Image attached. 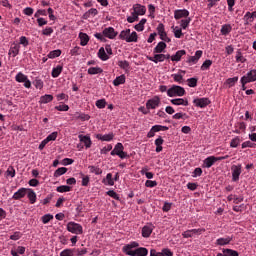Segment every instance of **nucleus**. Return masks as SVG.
<instances>
[{"label": "nucleus", "mask_w": 256, "mask_h": 256, "mask_svg": "<svg viewBox=\"0 0 256 256\" xmlns=\"http://www.w3.org/2000/svg\"><path fill=\"white\" fill-rule=\"evenodd\" d=\"M168 97H183L185 95V88L173 85L167 90Z\"/></svg>", "instance_id": "f03ea898"}, {"label": "nucleus", "mask_w": 256, "mask_h": 256, "mask_svg": "<svg viewBox=\"0 0 256 256\" xmlns=\"http://www.w3.org/2000/svg\"><path fill=\"white\" fill-rule=\"evenodd\" d=\"M188 118L189 116H187L186 113H181V112L176 113L172 116V119H188Z\"/></svg>", "instance_id": "4d7b16f0"}, {"label": "nucleus", "mask_w": 256, "mask_h": 256, "mask_svg": "<svg viewBox=\"0 0 256 256\" xmlns=\"http://www.w3.org/2000/svg\"><path fill=\"white\" fill-rule=\"evenodd\" d=\"M172 29H173V33H174V37L176 38V39H181V37H183V31L181 30V28H179V27H172Z\"/></svg>", "instance_id": "e433bc0d"}, {"label": "nucleus", "mask_w": 256, "mask_h": 256, "mask_svg": "<svg viewBox=\"0 0 256 256\" xmlns=\"http://www.w3.org/2000/svg\"><path fill=\"white\" fill-rule=\"evenodd\" d=\"M76 118L80 119L81 121H89L91 119V116H89V114H85V113H77Z\"/></svg>", "instance_id": "c03bdc74"}, {"label": "nucleus", "mask_w": 256, "mask_h": 256, "mask_svg": "<svg viewBox=\"0 0 256 256\" xmlns=\"http://www.w3.org/2000/svg\"><path fill=\"white\" fill-rule=\"evenodd\" d=\"M183 55H187V51L179 50L175 53V55L171 56V61L179 62L181 61V57H183Z\"/></svg>", "instance_id": "b1692460"}, {"label": "nucleus", "mask_w": 256, "mask_h": 256, "mask_svg": "<svg viewBox=\"0 0 256 256\" xmlns=\"http://www.w3.org/2000/svg\"><path fill=\"white\" fill-rule=\"evenodd\" d=\"M103 35H104V38L106 37L107 39H115L118 33L117 31H115V28L108 27L103 30Z\"/></svg>", "instance_id": "ddd939ff"}, {"label": "nucleus", "mask_w": 256, "mask_h": 256, "mask_svg": "<svg viewBox=\"0 0 256 256\" xmlns=\"http://www.w3.org/2000/svg\"><path fill=\"white\" fill-rule=\"evenodd\" d=\"M189 23H191V18L187 17L186 19H182L180 21L181 29H187V27H189Z\"/></svg>", "instance_id": "a18cd8bd"}, {"label": "nucleus", "mask_w": 256, "mask_h": 256, "mask_svg": "<svg viewBox=\"0 0 256 256\" xmlns=\"http://www.w3.org/2000/svg\"><path fill=\"white\" fill-rule=\"evenodd\" d=\"M137 19H139V16L134 12L131 13V16L127 17L128 23H135V21H137Z\"/></svg>", "instance_id": "13d9d810"}, {"label": "nucleus", "mask_w": 256, "mask_h": 256, "mask_svg": "<svg viewBox=\"0 0 256 256\" xmlns=\"http://www.w3.org/2000/svg\"><path fill=\"white\" fill-rule=\"evenodd\" d=\"M57 135H58L57 132H52L51 134H49L46 137L47 142L49 143V141H55V139H57Z\"/></svg>", "instance_id": "0e129e2a"}, {"label": "nucleus", "mask_w": 256, "mask_h": 256, "mask_svg": "<svg viewBox=\"0 0 256 256\" xmlns=\"http://www.w3.org/2000/svg\"><path fill=\"white\" fill-rule=\"evenodd\" d=\"M145 186L150 188L157 187V181L147 180Z\"/></svg>", "instance_id": "774afa93"}, {"label": "nucleus", "mask_w": 256, "mask_h": 256, "mask_svg": "<svg viewBox=\"0 0 256 256\" xmlns=\"http://www.w3.org/2000/svg\"><path fill=\"white\" fill-rule=\"evenodd\" d=\"M241 78L246 80L248 83H255V81H256V69H252V70L248 71Z\"/></svg>", "instance_id": "f8f14e48"}, {"label": "nucleus", "mask_w": 256, "mask_h": 256, "mask_svg": "<svg viewBox=\"0 0 256 256\" xmlns=\"http://www.w3.org/2000/svg\"><path fill=\"white\" fill-rule=\"evenodd\" d=\"M31 205L35 204V202L37 201V194L35 193V191H33V189H28V192L26 193Z\"/></svg>", "instance_id": "393cba45"}, {"label": "nucleus", "mask_w": 256, "mask_h": 256, "mask_svg": "<svg viewBox=\"0 0 256 256\" xmlns=\"http://www.w3.org/2000/svg\"><path fill=\"white\" fill-rule=\"evenodd\" d=\"M80 143H83L86 149H91L93 141H91V136L80 134L78 136Z\"/></svg>", "instance_id": "1a4fd4ad"}, {"label": "nucleus", "mask_w": 256, "mask_h": 256, "mask_svg": "<svg viewBox=\"0 0 256 256\" xmlns=\"http://www.w3.org/2000/svg\"><path fill=\"white\" fill-rule=\"evenodd\" d=\"M79 39H80V45L82 47H85V45H87V43H89V35H87L86 33L80 32Z\"/></svg>", "instance_id": "a878e982"}, {"label": "nucleus", "mask_w": 256, "mask_h": 256, "mask_svg": "<svg viewBox=\"0 0 256 256\" xmlns=\"http://www.w3.org/2000/svg\"><path fill=\"white\" fill-rule=\"evenodd\" d=\"M34 87H36V89H43V80L36 78L33 82Z\"/></svg>", "instance_id": "5fc2aeb1"}, {"label": "nucleus", "mask_w": 256, "mask_h": 256, "mask_svg": "<svg viewBox=\"0 0 256 256\" xmlns=\"http://www.w3.org/2000/svg\"><path fill=\"white\" fill-rule=\"evenodd\" d=\"M65 173H67V168L66 167L58 168L54 172V177H61V175H65Z\"/></svg>", "instance_id": "37998d69"}, {"label": "nucleus", "mask_w": 256, "mask_h": 256, "mask_svg": "<svg viewBox=\"0 0 256 256\" xmlns=\"http://www.w3.org/2000/svg\"><path fill=\"white\" fill-rule=\"evenodd\" d=\"M51 220H53V215H51V214H46L41 217V221H42V223H44V225H47V223H49V221H51Z\"/></svg>", "instance_id": "603ef678"}, {"label": "nucleus", "mask_w": 256, "mask_h": 256, "mask_svg": "<svg viewBox=\"0 0 256 256\" xmlns=\"http://www.w3.org/2000/svg\"><path fill=\"white\" fill-rule=\"evenodd\" d=\"M221 33L223 35H229V33H231V25H229V24L223 25L221 28Z\"/></svg>", "instance_id": "09e8293b"}, {"label": "nucleus", "mask_w": 256, "mask_h": 256, "mask_svg": "<svg viewBox=\"0 0 256 256\" xmlns=\"http://www.w3.org/2000/svg\"><path fill=\"white\" fill-rule=\"evenodd\" d=\"M193 103L196 107L204 109V107H207V105L211 104V100H209V98H196L193 100Z\"/></svg>", "instance_id": "6e6552de"}, {"label": "nucleus", "mask_w": 256, "mask_h": 256, "mask_svg": "<svg viewBox=\"0 0 256 256\" xmlns=\"http://www.w3.org/2000/svg\"><path fill=\"white\" fill-rule=\"evenodd\" d=\"M233 241V238L231 237H226V238H218L216 240V245H220V247H223L225 245H229Z\"/></svg>", "instance_id": "5701e85b"}, {"label": "nucleus", "mask_w": 256, "mask_h": 256, "mask_svg": "<svg viewBox=\"0 0 256 256\" xmlns=\"http://www.w3.org/2000/svg\"><path fill=\"white\" fill-rule=\"evenodd\" d=\"M75 255V248L74 249H65L60 253V256H74Z\"/></svg>", "instance_id": "de8ad7c7"}, {"label": "nucleus", "mask_w": 256, "mask_h": 256, "mask_svg": "<svg viewBox=\"0 0 256 256\" xmlns=\"http://www.w3.org/2000/svg\"><path fill=\"white\" fill-rule=\"evenodd\" d=\"M240 143H241V139L239 137H235L234 139L231 140L230 147L232 148L239 147Z\"/></svg>", "instance_id": "6e6d98bb"}, {"label": "nucleus", "mask_w": 256, "mask_h": 256, "mask_svg": "<svg viewBox=\"0 0 256 256\" xmlns=\"http://www.w3.org/2000/svg\"><path fill=\"white\" fill-rule=\"evenodd\" d=\"M125 147L122 143H117L114 149L111 151L110 155L114 156L117 155L120 159H127L128 155L127 152L124 151Z\"/></svg>", "instance_id": "7ed1b4c3"}, {"label": "nucleus", "mask_w": 256, "mask_h": 256, "mask_svg": "<svg viewBox=\"0 0 256 256\" xmlns=\"http://www.w3.org/2000/svg\"><path fill=\"white\" fill-rule=\"evenodd\" d=\"M118 67L127 71V69H129V62L127 60H120L118 62Z\"/></svg>", "instance_id": "49530a36"}, {"label": "nucleus", "mask_w": 256, "mask_h": 256, "mask_svg": "<svg viewBox=\"0 0 256 256\" xmlns=\"http://www.w3.org/2000/svg\"><path fill=\"white\" fill-rule=\"evenodd\" d=\"M96 139H99V141H113V133L109 134H96Z\"/></svg>", "instance_id": "4be33fe9"}, {"label": "nucleus", "mask_w": 256, "mask_h": 256, "mask_svg": "<svg viewBox=\"0 0 256 256\" xmlns=\"http://www.w3.org/2000/svg\"><path fill=\"white\" fill-rule=\"evenodd\" d=\"M187 83L188 87H195L197 85V78H189Z\"/></svg>", "instance_id": "338daca9"}, {"label": "nucleus", "mask_w": 256, "mask_h": 256, "mask_svg": "<svg viewBox=\"0 0 256 256\" xmlns=\"http://www.w3.org/2000/svg\"><path fill=\"white\" fill-rule=\"evenodd\" d=\"M232 170V181L237 182L241 175V165H233L231 167Z\"/></svg>", "instance_id": "4468645a"}, {"label": "nucleus", "mask_w": 256, "mask_h": 256, "mask_svg": "<svg viewBox=\"0 0 256 256\" xmlns=\"http://www.w3.org/2000/svg\"><path fill=\"white\" fill-rule=\"evenodd\" d=\"M170 103H172V105H183L184 107H187L189 105V100L183 98H176L170 100Z\"/></svg>", "instance_id": "aec40b11"}, {"label": "nucleus", "mask_w": 256, "mask_h": 256, "mask_svg": "<svg viewBox=\"0 0 256 256\" xmlns=\"http://www.w3.org/2000/svg\"><path fill=\"white\" fill-rule=\"evenodd\" d=\"M7 177H15V168L13 166H9L6 171Z\"/></svg>", "instance_id": "bf43d9fd"}, {"label": "nucleus", "mask_w": 256, "mask_h": 256, "mask_svg": "<svg viewBox=\"0 0 256 256\" xmlns=\"http://www.w3.org/2000/svg\"><path fill=\"white\" fill-rule=\"evenodd\" d=\"M88 169L90 173H94V175H101L103 173V170L98 166H89Z\"/></svg>", "instance_id": "58836bf2"}, {"label": "nucleus", "mask_w": 256, "mask_h": 256, "mask_svg": "<svg viewBox=\"0 0 256 256\" xmlns=\"http://www.w3.org/2000/svg\"><path fill=\"white\" fill-rule=\"evenodd\" d=\"M137 247H139V243L131 242L130 244H127V245L123 246L122 251L126 255H130L131 256V253L135 252V250H133V249H135Z\"/></svg>", "instance_id": "9b49d317"}, {"label": "nucleus", "mask_w": 256, "mask_h": 256, "mask_svg": "<svg viewBox=\"0 0 256 256\" xmlns=\"http://www.w3.org/2000/svg\"><path fill=\"white\" fill-rule=\"evenodd\" d=\"M243 19L245 25H249V23H253V21L255 20V18L251 15V12H246Z\"/></svg>", "instance_id": "f704fd0d"}, {"label": "nucleus", "mask_w": 256, "mask_h": 256, "mask_svg": "<svg viewBox=\"0 0 256 256\" xmlns=\"http://www.w3.org/2000/svg\"><path fill=\"white\" fill-rule=\"evenodd\" d=\"M130 254L131 256H147L149 254V250H147V248L140 247Z\"/></svg>", "instance_id": "6ab92c4d"}, {"label": "nucleus", "mask_w": 256, "mask_h": 256, "mask_svg": "<svg viewBox=\"0 0 256 256\" xmlns=\"http://www.w3.org/2000/svg\"><path fill=\"white\" fill-rule=\"evenodd\" d=\"M211 65H213V61L205 60L201 66V71H207V69H209V67H211Z\"/></svg>", "instance_id": "3c124183"}, {"label": "nucleus", "mask_w": 256, "mask_h": 256, "mask_svg": "<svg viewBox=\"0 0 256 256\" xmlns=\"http://www.w3.org/2000/svg\"><path fill=\"white\" fill-rule=\"evenodd\" d=\"M98 57L101 61H107L109 59V55L105 52V48L101 47L98 51Z\"/></svg>", "instance_id": "c756f323"}, {"label": "nucleus", "mask_w": 256, "mask_h": 256, "mask_svg": "<svg viewBox=\"0 0 256 256\" xmlns=\"http://www.w3.org/2000/svg\"><path fill=\"white\" fill-rule=\"evenodd\" d=\"M17 83H24V81H27L28 77L27 75L23 74V72H19L15 77Z\"/></svg>", "instance_id": "4c0bfd02"}, {"label": "nucleus", "mask_w": 256, "mask_h": 256, "mask_svg": "<svg viewBox=\"0 0 256 256\" xmlns=\"http://www.w3.org/2000/svg\"><path fill=\"white\" fill-rule=\"evenodd\" d=\"M160 103H161V99L159 98V96H155L146 102V108L147 109H157V107H159Z\"/></svg>", "instance_id": "0eeeda50"}, {"label": "nucleus", "mask_w": 256, "mask_h": 256, "mask_svg": "<svg viewBox=\"0 0 256 256\" xmlns=\"http://www.w3.org/2000/svg\"><path fill=\"white\" fill-rule=\"evenodd\" d=\"M203 233H205V228L191 229L184 231L182 237H184V239H189L195 237V235H203Z\"/></svg>", "instance_id": "39448f33"}, {"label": "nucleus", "mask_w": 256, "mask_h": 256, "mask_svg": "<svg viewBox=\"0 0 256 256\" xmlns=\"http://www.w3.org/2000/svg\"><path fill=\"white\" fill-rule=\"evenodd\" d=\"M133 9H134V13L136 14V15H145V13H146V11H147V9L145 8V6H143V5H141V4H136V5H134V7H133Z\"/></svg>", "instance_id": "412c9836"}, {"label": "nucleus", "mask_w": 256, "mask_h": 256, "mask_svg": "<svg viewBox=\"0 0 256 256\" xmlns=\"http://www.w3.org/2000/svg\"><path fill=\"white\" fill-rule=\"evenodd\" d=\"M217 157L215 156H209L207 157L204 162H203V166L206 167V169H210V167H213V165H215V163H217Z\"/></svg>", "instance_id": "f3484780"}, {"label": "nucleus", "mask_w": 256, "mask_h": 256, "mask_svg": "<svg viewBox=\"0 0 256 256\" xmlns=\"http://www.w3.org/2000/svg\"><path fill=\"white\" fill-rule=\"evenodd\" d=\"M74 253H76L77 256L86 255V253H87V248L75 249Z\"/></svg>", "instance_id": "69168bd1"}, {"label": "nucleus", "mask_w": 256, "mask_h": 256, "mask_svg": "<svg viewBox=\"0 0 256 256\" xmlns=\"http://www.w3.org/2000/svg\"><path fill=\"white\" fill-rule=\"evenodd\" d=\"M172 78L176 83H183V75L181 74H172Z\"/></svg>", "instance_id": "680f3d73"}, {"label": "nucleus", "mask_w": 256, "mask_h": 256, "mask_svg": "<svg viewBox=\"0 0 256 256\" xmlns=\"http://www.w3.org/2000/svg\"><path fill=\"white\" fill-rule=\"evenodd\" d=\"M100 73H103V69H101V67H90L88 69L89 75H99Z\"/></svg>", "instance_id": "2f4dec72"}, {"label": "nucleus", "mask_w": 256, "mask_h": 256, "mask_svg": "<svg viewBox=\"0 0 256 256\" xmlns=\"http://www.w3.org/2000/svg\"><path fill=\"white\" fill-rule=\"evenodd\" d=\"M56 57H61V50L60 49L53 50V51L48 53V58L49 59H56Z\"/></svg>", "instance_id": "ea45409f"}, {"label": "nucleus", "mask_w": 256, "mask_h": 256, "mask_svg": "<svg viewBox=\"0 0 256 256\" xmlns=\"http://www.w3.org/2000/svg\"><path fill=\"white\" fill-rule=\"evenodd\" d=\"M61 73H63V66L58 65L57 67H54L52 69V77L54 79H57V77H59L61 75Z\"/></svg>", "instance_id": "cd10ccee"}, {"label": "nucleus", "mask_w": 256, "mask_h": 256, "mask_svg": "<svg viewBox=\"0 0 256 256\" xmlns=\"http://www.w3.org/2000/svg\"><path fill=\"white\" fill-rule=\"evenodd\" d=\"M56 111H69V105L62 104L59 106H55Z\"/></svg>", "instance_id": "e2e57ef3"}, {"label": "nucleus", "mask_w": 256, "mask_h": 256, "mask_svg": "<svg viewBox=\"0 0 256 256\" xmlns=\"http://www.w3.org/2000/svg\"><path fill=\"white\" fill-rule=\"evenodd\" d=\"M105 181H107L106 185H109L110 187H113V185H115V181L113 180V174L108 173L106 175V180H103V183H105Z\"/></svg>", "instance_id": "a19ab883"}, {"label": "nucleus", "mask_w": 256, "mask_h": 256, "mask_svg": "<svg viewBox=\"0 0 256 256\" xmlns=\"http://www.w3.org/2000/svg\"><path fill=\"white\" fill-rule=\"evenodd\" d=\"M222 253H224V255H226V256H239V252H237L236 250H233V249H229V248L222 249Z\"/></svg>", "instance_id": "473e14b6"}, {"label": "nucleus", "mask_w": 256, "mask_h": 256, "mask_svg": "<svg viewBox=\"0 0 256 256\" xmlns=\"http://www.w3.org/2000/svg\"><path fill=\"white\" fill-rule=\"evenodd\" d=\"M167 49V44L165 42H159L157 46L154 48L153 53H163Z\"/></svg>", "instance_id": "bb28decb"}, {"label": "nucleus", "mask_w": 256, "mask_h": 256, "mask_svg": "<svg viewBox=\"0 0 256 256\" xmlns=\"http://www.w3.org/2000/svg\"><path fill=\"white\" fill-rule=\"evenodd\" d=\"M119 39L126 41V43H137L139 36L137 32H132L131 29L122 30L119 34Z\"/></svg>", "instance_id": "f257e3e1"}, {"label": "nucleus", "mask_w": 256, "mask_h": 256, "mask_svg": "<svg viewBox=\"0 0 256 256\" xmlns=\"http://www.w3.org/2000/svg\"><path fill=\"white\" fill-rule=\"evenodd\" d=\"M125 84V75H120L113 80L114 87H119V85Z\"/></svg>", "instance_id": "c85d7f7f"}, {"label": "nucleus", "mask_w": 256, "mask_h": 256, "mask_svg": "<svg viewBox=\"0 0 256 256\" xmlns=\"http://www.w3.org/2000/svg\"><path fill=\"white\" fill-rule=\"evenodd\" d=\"M107 195H109V197H112V199H116V201L121 200V197H119V194H117V192H115L114 190H109L107 192Z\"/></svg>", "instance_id": "864d4df0"}, {"label": "nucleus", "mask_w": 256, "mask_h": 256, "mask_svg": "<svg viewBox=\"0 0 256 256\" xmlns=\"http://www.w3.org/2000/svg\"><path fill=\"white\" fill-rule=\"evenodd\" d=\"M189 17V12L187 9H182V10H176L174 11V19L179 20V19H187Z\"/></svg>", "instance_id": "2eb2a0df"}, {"label": "nucleus", "mask_w": 256, "mask_h": 256, "mask_svg": "<svg viewBox=\"0 0 256 256\" xmlns=\"http://www.w3.org/2000/svg\"><path fill=\"white\" fill-rule=\"evenodd\" d=\"M153 229H155V226L151 223L146 224L142 228V237L145 239L151 237V233H153Z\"/></svg>", "instance_id": "9d476101"}, {"label": "nucleus", "mask_w": 256, "mask_h": 256, "mask_svg": "<svg viewBox=\"0 0 256 256\" xmlns=\"http://www.w3.org/2000/svg\"><path fill=\"white\" fill-rule=\"evenodd\" d=\"M203 56V51L198 50L195 52L194 56H189L186 63H188L189 65H197V63H199V59H201V57Z\"/></svg>", "instance_id": "423d86ee"}, {"label": "nucleus", "mask_w": 256, "mask_h": 256, "mask_svg": "<svg viewBox=\"0 0 256 256\" xmlns=\"http://www.w3.org/2000/svg\"><path fill=\"white\" fill-rule=\"evenodd\" d=\"M237 81H239V77L237 76L233 78H228L225 82V85H227L228 87H235V83H237Z\"/></svg>", "instance_id": "c9c22d12"}, {"label": "nucleus", "mask_w": 256, "mask_h": 256, "mask_svg": "<svg viewBox=\"0 0 256 256\" xmlns=\"http://www.w3.org/2000/svg\"><path fill=\"white\" fill-rule=\"evenodd\" d=\"M67 231H69V233H74V235H81L83 234V226L75 222H69L67 224Z\"/></svg>", "instance_id": "20e7f679"}, {"label": "nucleus", "mask_w": 256, "mask_h": 256, "mask_svg": "<svg viewBox=\"0 0 256 256\" xmlns=\"http://www.w3.org/2000/svg\"><path fill=\"white\" fill-rule=\"evenodd\" d=\"M56 191L58 193H69V191H71V187L67 185L58 186Z\"/></svg>", "instance_id": "79ce46f5"}, {"label": "nucleus", "mask_w": 256, "mask_h": 256, "mask_svg": "<svg viewBox=\"0 0 256 256\" xmlns=\"http://www.w3.org/2000/svg\"><path fill=\"white\" fill-rule=\"evenodd\" d=\"M106 106H107V101H105V99H100L96 101V107L98 109H105Z\"/></svg>", "instance_id": "8fccbe9b"}, {"label": "nucleus", "mask_w": 256, "mask_h": 256, "mask_svg": "<svg viewBox=\"0 0 256 256\" xmlns=\"http://www.w3.org/2000/svg\"><path fill=\"white\" fill-rule=\"evenodd\" d=\"M51 101H53V95L51 94H46L40 97V103L46 104L51 103Z\"/></svg>", "instance_id": "72a5a7b5"}, {"label": "nucleus", "mask_w": 256, "mask_h": 256, "mask_svg": "<svg viewBox=\"0 0 256 256\" xmlns=\"http://www.w3.org/2000/svg\"><path fill=\"white\" fill-rule=\"evenodd\" d=\"M19 49H21V46H19V44H14L11 46L9 54H12L13 57H17V55H19Z\"/></svg>", "instance_id": "7c9ffc66"}, {"label": "nucleus", "mask_w": 256, "mask_h": 256, "mask_svg": "<svg viewBox=\"0 0 256 256\" xmlns=\"http://www.w3.org/2000/svg\"><path fill=\"white\" fill-rule=\"evenodd\" d=\"M27 188H20L17 192H15L12 196V199H14L15 201H19V199H23V197H25V195H27Z\"/></svg>", "instance_id": "dca6fc26"}, {"label": "nucleus", "mask_w": 256, "mask_h": 256, "mask_svg": "<svg viewBox=\"0 0 256 256\" xmlns=\"http://www.w3.org/2000/svg\"><path fill=\"white\" fill-rule=\"evenodd\" d=\"M148 61H152V63H163L165 61V54H155L154 57L146 56Z\"/></svg>", "instance_id": "a211bd4d"}, {"label": "nucleus", "mask_w": 256, "mask_h": 256, "mask_svg": "<svg viewBox=\"0 0 256 256\" xmlns=\"http://www.w3.org/2000/svg\"><path fill=\"white\" fill-rule=\"evenodd\" d=\"M156 133H159V131H169V127L162 126V125H155L153 126Z\"/></svg>", "instance_id": "052dcab7"}]
</instances>
